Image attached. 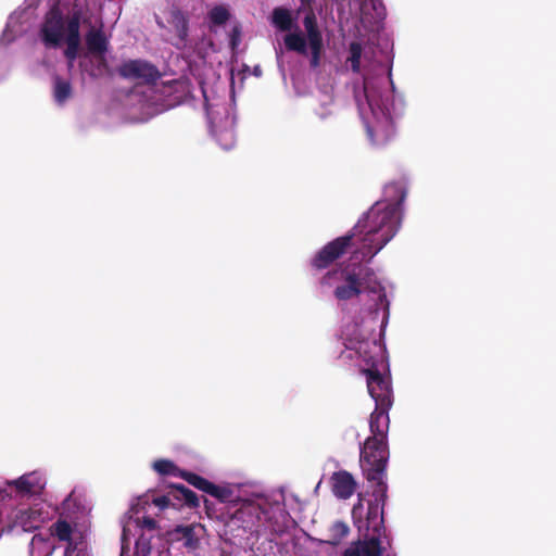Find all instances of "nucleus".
Instances as JSON below:
<instances>
[{
    "mask_svg": "<svg viewBox=\"0 0 556 556\" xmlns=\"http://www.w3.org/2000/svg\"><path fill=\"white\" fill-rule=\"evenodd\" d=\"M384 193L390 202H376L348 233L333 239L317 251L309 261L313 269L323 270L330 267L348 252L356 237L362 236L361 252L364 257L369 258L393 239L401 225L400 206L406 193L399 182L388 184Z\"/></svg>",
    "mask_w": 556,
    "mask_h": 556,
    "instance_id": "f257e3e1",
    "label": "nucleus"
},
{
    "mask_svg": "<svg viewBox=\"0 0 556 556\" xmlns=\"http://www.w3.org/2000/svg\"><path fill=\"white\" fill-rule=\"evenodd\" d=\"M271 24L279 31L288 33L283 37V43L288 51L309 56V67L313 70L320 66L325 52L324 38L313 10H309L303 18L305 34L300 31L292 12L283 7L273 10Z\"/></svg>",
    "mask_w": 556,
    "mask_h": 556,
    "instance_id": "f03ea898",
    "label": "nucleus"
},
{
    "mask_svg": "<svg viewBox=\"0 0 556 556\" xmlns=\"http://www.w3.org/2000/svg\"><path fill=\"white\" fill-rule=\"evenodd\" d=\"M80 13L74 12L65 23L59 13H52L42 26V39L49 47L56 48L64 40V56L72 64L78 56L80 47Z\"/></svg>",
    "mask_w": 556,
    "mask_h": 556,
    "instance_id": "7ed1b4c3",
    "label": "nucleus"
},
{
    "mask_svg": "<svg viewBox=\"0 0 556 556\" xmlns=\"http://www.w3.org/2000/svg\"><path fill=\"white\" fill-rule=\"evenodd\" d=\"M368 343H365L359 346L358 353L364 358L365 363L369 366L366 369H363V374L367 379V388L370 396L375 400L377 406L380 407H391L392 406V389L391 382L389 379L383 377L378 369V364H386L382 348L377 344L376 341L372 342L374 353L367 355L364 346H367Z\"/></svg>",
    "mask_w": 556,
    "mask_h": 556,
    "instance_id": "20e7f679",
    "label": "nucleus"
},
{
    "mask_svg": "<svg viewBox=\"0 0 556 556\" xmlns=\"http://www.w3.org/2000/svg\"><path fill=\"white\" fill-rule=\"evenodd\" d=\"M388 484L387 482L376 483L372 490L374 500L368 502L366 518H362L363 503L358 498L357 504L353 506L352 517L354 525L359 532H364V536L369 533L381 535L384 530L383 508L387 501Z\"/></svg>",
    "mask_w": 556,
    "mask_h": 556,
    "instance_id": "39448f33",
    "label": "nucleus"
},
{
    "mask_svg": "<svg viewBox=\"0 0 556 556\" xmlns=\"http://www.w3.org/2000/svg\"><path fill=\"white\" fill-rule=\"evenodd\" d=\"M390 452L388 440L368 437L359 447V463L370 482H386V469Z\"/></svg>",
    "mask_w": 556,
    "mask_h": 556,
    "instance_id": "423d86ee",
    "label": "nucleus"
},
{
    "mask_svg": "<svg viewBox=\"0 0 556 556\" xmlns=\"http://www.w3.org/2000/svg\"><path fill=\"white\" fill-rule=\"evenodd\" d=\"M152 468L160 476L179 477L193 488L213 496L222 503L229 502L232 496V491L228 486L214 484L213 482L194 472L184 470L179 468L173 460L165 458L156 459L153 463Z\"/></svg>",
    "mask_w": 556,
    "mask_h": 556,
    "instance_id": "0eeeda50",
    "label": "nucleus"
},
{
    "mask_svg": "<svg viewBox=\"0 0 556 556\" xmlns=\"http://www.w3.org/2000/svg\"><path fill=\"white\" fill-rule=\"evenodd\" d=\"M249 514L256 518L255 532L257 535H281L287 531V514L281 509L252 506Z\"/></svg>",
    "mask_w": 556,
    "mask_h": 556,
    "instance_id": "6e6552de",
    "label": "nucleus"
},
{
    "mask_svg": "<svg viewBox=\"0 0 556 556\" xmlns=\"http://www.w3.org/2000/svg\"><path fill=\"white\" fill-rule=\"evenodd\" d=\"M372 275L371 269L365 268L356 271L355 269H342L339 276L341 281L333 290V296L338 301H349L358 298L366 289L367 278Z\"/></svg>",
    "mask_w": 556,
    "mask_h": 556,
    "instance_id": "1a4fd4ad",
    "label": "nucleus"
},
{
    "mask_svg": "<svg viewBox=\"0 0 556 556\" xmlns=\"http://www.w3.org/2000/svg\"><path fill=\"white\" fill-rule=\"evenodd\" d=\"M117 73L123 78L148 84H154L161 77L157 67L146 60H128L117 67Z\"/></svg>",
    "mask_w": 556,
    "mask_h": 556,
    "instance_id": "9d476101",
    "label": "nucleus"
},
{
    "mask_svg": "<svg viewBox=\"0 0 556 556\" xmlns=\"http://www.w3.org/2000/svg\"><path fill=\"white\" fill-rule=\"evenodd\" d=\"M201 528L197 523L178 525L166 532V538L170 544L180 543L188 553H194L201 545L198 533Z\"/></svg>",
    "mask_w": 556,
    "mask_h": 556,
    "instance_id": "9b49d317",
    "label": "nucleus"
},
{
    "mask_svg": "<svg viewBox=\"0 0 556 556\" xmlns=\"http://www.w3.org/2000/svg\"><path fill=\"white\" fill-rule=\"evenodd\" d=\"M34 10L31 8L15 11L8 21L2 40L10 42L16 36L27 33L33 27Z\"/></svg>",
    "mask_w": 556,
    "mask_h": 556,
    "instance_id": "f8f14e48",
    "label": "nucleus"
},
{
    "mask_svg": "<svg viewBox=\"0 0 556 556\" xmlns=\"http://www.w3.org/2000/svg\"><path fill=\"white\" fill-rule=\"evenodd\" d=\"M330 480L333 494L341 500L350 498L357 486L355 479L346 470L333 472Z\"/></svg>",
    "mask_w": 556,
    "mask_h": 556,
    "instance_id": "ddd939ff",
    "label": "nucleus"
},
{
    "mask_svg": "<svg viewBox=\"0 0 556 556\" xmlns=\"http://www.w3.org/2000/svg\"><path fill=\"white\" fill-rule=\"evenodd\" d=\"M390 407H380L376 405L375 410L371 413L369 418L370 435L377 439L388 440L389 432V412Z\"/></svg>",
    "mask_w": 556,
    "mask_h": 556,
    "instance_id": "4468645a",
    "label": "nucleus"
},
{
    "mask_svg": "<svg viewBox=\"0 0 556 556\" xmlns=\"http://www.w3.org/2000/svg\"><path fill=\"white\" fill-rule=\"evenodd\" d=\"M169 24L176 31V38L172 43L178 49L185 48L187 46L189 31V22L187 16L180 10L173 9L170 11Z\"/></svg>",
    "mask_w": 556,
    "mask_h": 556,
    "instance_id": "2eb2a0df",
    "label": "nucleus"
},
{
    "mask_svg": "<svg viewBox=\"0 0 556 556\" xmlns=\"http://www.w3.org/2000/svg\"><path fill=\"white\" fill-rule=\"evenodd\" d=\"M86 46L88 52L96 54H105L108 51V39L101 29L91 28L86 34Z\"/></svg>",
    "mask_w": 556,
    "mask_h": 556,
    "instance_id": "dca6fc26",
    "label": "nucleus"
},
{
    "mask_svg": "<svg viewBox=\"0 0 556 556\" xmlns=\"http://www.w3.org/2000/svg\"><path fill=\"white\" fill-rule=\"evenodd\" d=\"M174 500H176L177 507L187 506L188 508H198L200 506L199 496L184 484H173Z\"/></svg>",
    "mask_w": 556,
    "mask_h": 556,
    "instance_id": "f3484780",
    "label": "nucleus"
},
{
    "mask_svg": "<svg viewBox=\"0 0 556 556\" xmlns=\"http://www.w3.org/2000/svg\"><path fill=\"white\" fill-rule=\"evenodd\" d=\"M14 529H21L23 532H31L35 529V517L31 509H20L13 521Z\"/></svg>",
    "mask_w": 556,
    "mask_h": 556,
    "instance_id": "a211bd4d",
    "label": "nucleus"
},
{
    "mask_svg": "<svg viewBox=\"0 0 556 556\" xmlns=\"http://www.w3.org/2000/svg\"><path fill=\"white\" fill-rule=\"evenodd\" d=\"M8 484L14 486L16 494L20 496L31 495L35 486V476L33 472H29L16 480L10 481Z\"/></svg>",
    "mask_w": 556,
    "mask_h": 556,
    "instance_id": "6ab92c4d",
    "label": "nucleus"
},
{
    "mask_svg": "<svg viewBox=\"0 0 556 556\" xmlns=\"http://www.w3.org/2000/svg\"><path fill=\"white\" fill-rule=\"evenodd\" d=\"M380 536L378 534L369 533L367 536L368 540L358 541V546L361 549L362 556H380L381 547H380Z\"/></svg>",
    "mask_w": 556,
    "mask_h": 556,
    "instance_id": "aec40b11",
    "label": "nucleus"
},
{
    "mask_svg": "<svg viewBox=\"0 0 556 556\" xmlns=\"http://www.w3.org/2000/svg\"><path fill=\"white\" fill-rule=\"evenodd\" d=\"M50 530L51 534L58 538L59 541L66 542L67 544H70V542H74L72 540L73 528L66 520L58 519L51 526Z\"/></svg>",
    "mask_w": 556,
    "mask_h": 556,
    "instance_id": "412c9836",
    "label": "nucleus"
},
{
    "mask_svg": "<svg viewBox=\"0 0 556 556\" xmlns=\"http://www.w3.org/2000/svg\"><path fill=\"white\" fill-rule=\"evenodd\" d=\"M72 96V86L68 80L55 77L54 79V98L58 103H64Z\"/></svg>",
    "mask_w": 556,
    "mask_h": 556,
    "instance_id": "4be33fe9",
    "label": "nucleus"
},
{
    "mask_svg": "<svg viewBox=\"0 0 556 556\" xmlns=\"http://www.w3.org/2000/svg\"><path fill=\"white\" fill-rule=\"evenodd\" d=\"M363 48L362 45L357 41H352L349 45V58L346 62L351 64V70L353 73H359L361 71V59H362Z\"/></svg>",
    "mask_w": 556,
    "mask_h": 556,
    "instance_id": "5701e85b",
    "label": "nucleus"
},
{
    "mask_svg": "<svg viewBox=\"0 0 556 556\" xmlns=\"http://www.w3.org/2000/svg\"><path fill=\"white\" fill-rule=\"evenodd\" d=\"M350 532L349 526L343 521H336L329 529V543L338 545Z\"/></svg>",
    "mask_w": 556,
    "mask_h": 556,
    "instance_id": "b1692460",
    "label": "nucleus"
},
{
    "mask_svg": "<svg viewBox=\"0 0 556 556\" xmlns=\"http://www.w3.org/2000/svg\"><path fill=\"white\" fill-rule=\"evenodd\" d=\"M168 489L169 490L166 494L152 498V504L159 507L161 510L167 509L169 507L178 509L176 500H174L175 493L173 484H170Z\"/></svg>",
    "mask_w": 556,
    "mask_h": 556,
    "instance_id": "393cba45",
    "label": "nucleus"
},
{
    "mask_svg": "<svg viewBox=\"0 0 556 556\" xmlns=\"http://www.w3.org/2000/svg\"><path fill=\"white\" fill-rule=\"evenodd\" d=\"M208 15H210L211 22L215 25L225 24L230 16L228 10L222 5L214 7L210 11Z\"/></svg>",
    "mask_w": 556,
    "mask_h": 556,
    "instance_id": "a878e982",
    "label": "nucleus"
},
{
    "mask_svg": "<svg viewBox=\"0 0 556 556\" xmlns=\"http://www.w3.org/2000/svg\"><path fill=\"white\" fill-rule=\"evenodd\" d=\"M135 548L137 556H150L152 551L151 540L144 535H140L136 542Z\"/></svg>",
    "mask_w": 556,
    "mask_h": 556,
    "instance_id": "bb28decb",
    "label": "nucleus"
},
{
    "mask_svg": "<svg viewBox=\"0 0 556 556\" xmlns=\"http://www.w3.org/2000/svg\"><path fill=\"white\" fill-rule=\"evenodd\" d=\"M341 274V270L339 269H332L328 270L320 279H319V286L320 288H331L334 282L339 281V276Z\"/></svg>",
    "mask_w": 556,
    "mask_h": 556,
    "instance_id": "cd10ccee",
    "label": "nucleus"
},
{
    "mask_svg": "<svg viewBox=\"0 0 556 556\" xmlns=\"http://www.w3.org/2000/svg\"><path fill=\"white\" fill-rule=\"evenodd\" d=\"M70 551V556H88L87 549L77 542H70L66 545L65 551Z\"/></svg>",
    "mask_w": 556,
    "mask_h": 556,
    "instance_id": "c85d7f7f",
    "label": "nucleus"
},
{
    "mask_svg": "<svg viewBox=\"0 0 556 556\" xmlns=\"http://www.w3.org/2000/svg\"><path fill=\"white\" fill-rule=\"evenodd\" d=\"M140 526L144 529H148L150 531H153L157 528V522L155 519H153L152 517H149V516H144L141 520H140Z\"/></svg>",
    "mask_w": 556,
    "mask_h": 556,
    "instance_id": "c756f323",
    "label": "nucleus"
},
{
    "mask_svg": "<svg viewBox=\"0 0 556 556\" xmlns=\"http://www.w3.org/2000/svg\"><path fill=\"white\" fill-rule=\"evenodd\" d=\"M342 556H362L358 543L352 544L349 548H346Z\"/></svg>",
    "mask_w": 556,
    "mask_h": 556,
    "instance_id": "7c9ffc66",
    "label": "nucleus"
},
{
    "mask_svg": "<svg viewBox=\"0 0 556 556\" xmlns=\"http://www.w3.org/2000/svg\"><path fill=\"white\" fill-rule=\"evenodd\" d=\"M99 56V67L106 68L108 62L104 54H97Z\"/></svg>",
    "mask_w": 556,
    "mask_h": 556,
    "instance_id": "2f4dec72",
    "label": "nucleus"
},
{
    "mask_svg": "<svg viewBox=\"0 0 556 556\" xmlns=\"http://www.w3.org/2000/svg\"><path fill=\"white\" fill-rule=\"evenodd\" d=\"M43 488H45V484H40L39 480L37 479V492H36L37 497L40 495V490H42Z\"/></svg>",
    "mask_w": 556,
    "mask_h": 556,
    "instance_id": "473e14b6",
    "label": "nucleus"
},
{
    "mask_svg": "<svg viewBox=\"0 0 556 556\" xmlns=\"http://www.w3.org/2000/svg\"><path fill=\"white\" fill-rule=\"evenodd\" d=\"M301 1H302V7H309L311 2H312V0H301Z\"/></svg>",
    "mask_w": 556,
    "mask_h": 556,
    "instance_id": "72a5a7b5",
    "label": "nucleus"
},
{
    "mask_svg": "<svg viewBox=\"0 0 556 556\" xmlns=\"http://www.w3.org/2000/svg\"><path fill=\"white\" fill-rule=\"evenodd\" d=\"M211 504L212 503L207 498H204V505H205L206 509H210Z\"/></svg>",
    "mask_w": 556,
    "mask_h": 556,
    "instance_id": "f704fd0d",
    "label": "nucleus"
},
{
    "mask_svg": "<svg viewBox=\"0 0 556 556\" xmlns=\"http://www.w3.org/2000/svg\"><path fill=\"white\" fill-rule=\"evenodd\" d=\"M231 45H232V46H236V45H237V41H236V37H235V35H233V36H232V38H231Z\"/></svg>",
    "mask_w": 556,
    "mask_h": 556,
    "instance_id": "c9c22d12",
    "label": "nucleus"
},
{
    "mask_svg": "<svg viewBox=\"0 0 556 556\" xmlns=\"http://www.w3.org/2000/svg\"><path fill=\"white\" fill-rule=\"evenodd\" d=\"M368 135L370 136L371 140H374V138H372V130L370 128H368Z\"/></svg>",
    "mask_w": 556,
    "mask_h": 556,
    "instance_id": "e433bc0d",
    "label": "nucleus"
},
{
    "mask_svg": "<svg viewBox=\"0 0 556 556\" xmlns=\"http://www.w3.org/2000/svg\"><path fill=\"white\" fill-rule=\"evenodd\" d=\"M35 543V535L31 536L29 544L33 545Z\"/></svg>",
    "mask_w": 556,
    "mask_h": 556,
    "instance_id": "4c0bfd02",
    "label": "nucleus"
},
{
    "mask_svg": "<svg viewBox=\"0 0 556 556\" xmlns=\"http://www.w3.org/2000/svg\"><path fill=\"white\" fill-rule=\"evenodd\" d=\"M157 25H159L160 27H164V24H163V22H162V21H157Z\"/></svg>",
    "mask_w": 556,
    "mask_h": 556,
    "instance_id": "58836bf2",
    "label": "nucleus"
},
{
    "mask_svg": "<svg viewBox=\"0 0 556 556\" xmlns=\"http://www.w3.org/2000/svg\"><path fill=\"white\" fill-rule=\"evenodd\" d=\"M370 1L372 2V7H374V9H376V2H377V0H370Z\"/></svg>",
    "mask_w": 556,
    "mask_h": 556,
    "instance_id": "ea45409f",
    "label": "nucleus"
},
{
    "mask_svg": "<svg viewBox=\"0 0 556 556\" xmlns=\"http://www.w3.org/2000/svg\"><path fill=\"white\" fill-rule=\"evenodd\" d=\"M70 553H71L70 551L64 552V555H63V556H70Z\"/></svg>",
    "mask_w": 556,
    "mask_h": 556,
    "instance_id": "a19ab883",
    "label": "nucleus"
}]
</instances>
